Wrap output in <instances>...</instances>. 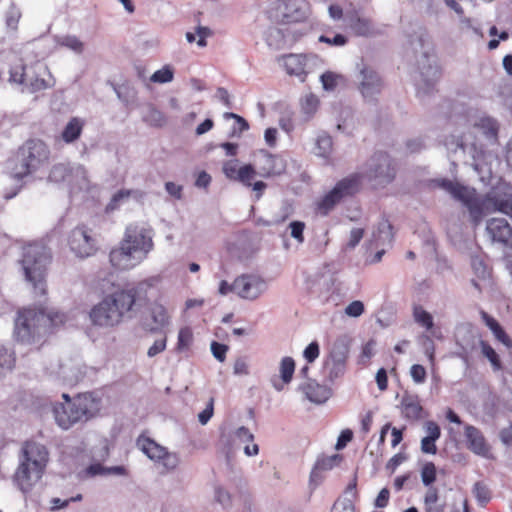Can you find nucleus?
Wrapping results in <instances>:
<instances>
[{"label":"nucleus","mask_w":512,"mask_h":512,"mask_svg":"<svg viewBox=\"0 0 512 512\" xmlns=\"http://www.w3.org/2000/svg\"><path fill=\"white\" fill-rule=\"evenodd\" d=\"M480 316L485 325L492 331L494 337L504 344L507 348L512 347V339L507 335L502 326L498 323V321L490 316L484 310L480 311Z\"/></svg>","instance_id":"393cba45"},{"label":"nucleus","mask_w":512,"mask_h":512,"mask_svg":"<svg viewBox=\"0 0 512 512\" xmlns=\"http://www.w3.org/2000/svg\"><path fill=\"white\" fill-rule=\"evenodd\" d=\"M425 430L428 435L421 440V451L425 454L434 455L437 453L436 441L441 436V429L436 422L427 421L425 423Z\"/></svg>","instance_id":"4be33fe9"},{"label":"nucleus","mask_w":512,"mask_h":512,"mask_svg":"<svg viewBox=\"0 0 512 512\" xmlns=\"http://www.w3.org/2000/svg\"><path fill=\"white\" fill-rule=\"evenodd\" d=\"M437 470L433 462H426L421 469V480L425 486H430L436 481Z\"/></svg>","instance_id":"ea45409f"},{"label":"nucleus","mask_w":512,"mask_h":512,"mask_svg":"<svg viewBox=\"0 0 512 512\" xmlns=\"http://www.w3.org/2000/svg\"><path fill=\"white\" fill-rule=\"evenodd\" d=\"M236 438L241 442L245 443L244 452L247 456L257 455L259 452V448L257 444L249 445V442H253L254 436L246 427H240L235 432Z\"/></svg>","instance_id":"c756f323"},{"label":"nucleus","mask_w":512,"mask_h":512,"mask_svg":"<svg viewBox=\"0 0 512 512\" xmlns=\"http://www.w3.org/2000/svg\"><path fill=\"white\" fill-rule=\"evenodd\" d=\"M349 28L357 36H371L374 34L373 24L370 19L352 16L348 21Z\"/></svg>","instance_id":"bb28decb"},{"label":"nucleus","mask_w":512,"mask_h":512,"mask_svg":"<svg viewBox=\"0 0 512 512\" xmlns=\"http://www.w3.org/2000/svg\"><path fill=\"white\" fill-rule=\"evenodd\" d=\"M210 183L211 176L205 171L200 172L195 181V185L199 188H207L210 185Z\"/></svg>","instance_id":"774afa93"},{"label":"nucleus","mask_w":512,"mask_h":512,"mask_svg":"<svg viewBox=\"0 0 512 512\" xmlns=\"http://www.w3.org/2000/svg\"><path fill=\"white\" fill-rule=\"evenodd\" d=\"M402 416L408 421H418L424 417L425 411L418 395L404 393L400 401Z\"/></svg>","instance_id":"aec40b11"},{"label":"nucleus","mask_w":512,"mask_h":512,"mask_svg":"<svg viewBox=\"0 0 512 512\" xmlns=\"http://www.w3.org/2000/svg\"><path fill=\"white\" fill-rule=\"evenodd\" d=\"M25 88L29 93H37L44 91L54 85L50 80H46L39 74H36L34 78L26 79Z\"/></svg>","instance_id":"473e14b6"},{"label":"nucleus","mask_w":512,"mask_h":512,"mask_svg":"<svg viewBox=\"0 0 512 512\" xmlns=\"http://www.w3.org/2000/svg\"><path fill=\"white\" fill-rule=\"evenodd\" d=\"M406 455L403 453H398L394 455L387 463V468L394 471L399 465H401L406 460Z\"/></svg>","instance_id":"338daca9"},{"label":"nucleus","mask_w":512,"mask_h":512,"mask_svg":"<svg viewBox=\"0 0 512 512\" xmlns=\"http://www.w3.org/2000/svg\"><path fill=\"white\" fill-rule=\"evenodd\" d=\"M480 348L483 356L490 361L493 369L495 371L501 370L502 363L494 348L487 341H481Z\"/></svg>","instance_id":"f704fd0d"},{"label":"nucleus","mask_w":512,"mask_h":512,"mask_svg":"<svg viewBox=\"0 0 512 512\" xmlns=\"http://www.w3.org/2000/svg\"><path fill=\"white\" fill-rule=\"evenodd\" d=\"M174 72L170 66H164L152 74L150 80L154 83H167L173 80Z\"/></svg>","instance_id":"79ce46f5"},{"label":"nucleus","mask_w":512,"mask_h":512,"mask_svg":"<svg viewBox=\"0 0 512 512\" xmlns=\"http://www.w3.org/2000/svg\"><path fill=\"white\" fill-rule=\"evenodd\" d=\"M223 173L228 179L238 181L250 187L252 180L258 174V170L251 164L238 167V160H229L223 164Z\"/></svg>","instance_id":"f3484780"},{"label":"nucleus","mask_w":512,"mask_h":512,"mask_svg":"<svg viewBox=\"0 0 512 512\" xmlns=\"http://www.w3.org/2000/svg\"><path fill=\"white\" fill-rule=\"evenodd\" d=\"M366 174L369 180L385 186L395 179V163L387 153H375L368 161Z\"/></svg>","instance_id":"1a4fd4ad"},{"label":"nucleus","mask_w":512,"mask_h":512,"mask_svg":"<svg viewBox=\"0 0 512 512\" xmlns=\"http://www.w3.org/2000/svg\"><path fill=\"white\" fill-rule=\"evenodd\" d=\"M391 430V446L395 448L397 445H399L403 440V432L405 430V427L399 429L396 427H393Z\"/></svg>","instance_id":"0e129e2a"},{"label":"nucleus","mask_w":512,"mask_h":512,"mask_svg":"<svg viewBox=\"0 0 512 512\" xmlns=\"http://www.w3.org/2000/svg\"><path fill=\"white\" fill-rule=\"evenodd\" d=\"M321 80L325 89H334L336 86V76L331 72L324 73Z\"/></svg>","instance_id":"69168bd1"},{"label":"nucleus","mask_w":512,"mask_h":512,"mask_svg":"<svg viewBox=\"0 0 512 512\" xmlns=\"http://www.w3.org/2000/svg\"><path fill=\"white\" fill-rule=\"evenodd\" d=\"M70 250L79 258L93 256L97 250V239L86 224L77 225L68 236Z\"/></svg>","instance_id":"6e6552de"},{"label":"nucleus","mask_w":512,"mask_h":512,"mask_svg":"<svg viewBox=\"0 0 512 512\" xmlns=\"http://www.w3.org/2000/svg\"><path fill=\"white\" fill-rule=\"evenodd\" d=\"M50 150L40 139H28L8 159L7 164L11 174L22 179L39 169L49 160Z\"/></svg>","instance_id":"39448f33"},{"label":"nucleus","mask_w":512,"mask_h":512,"mask_svg":"<svg viewBox=\"0 0 512 512\" xmlns=\"http://www.w3.org/2000/svg\"><path fill=\"white\" fill-rule=\"evenodd\" d=\"M265 282L255 275H241L234 280V292L241 298L254 300L265 290Z\"/></svg>","instance_id":"ddd939ff"},{"label":"nucleus","mask_w":512,"mask_h":512,"mask_svg":"<svg viewBox=\"0 0 512 512\" xmlns=\"http://www.w3.org/2000/svg\"><path fill=\"white\" fill-rule=\"evenodd\" d=\"M353 438V432L349 429L343 430L338 437L336 448L342 449L346 446L348 442H350Z\"/></svg>","instance_id":"e2e57ef3"},{"label":"nucleus","mask_w":512,"mask_h":512,"mask_svg":"<svg viewBox=\"0 0 512 512\" xmlns=\"http://www.w3.org/2000/svg\"><path fill=\"white\" fill-rule=\"evenodd\" d=\"M361 179V174L354 173L337 182L334 188L317 202V212L323 216L328 215L342 198L352 196L359 191Z\"/></svg>","instance_id":"0eeeda50"},{"label":"nucleus","mask_w":512,"mask_h":512,"mask_svg":"<svg viewBox=\"0 0 512 512\" xmlns=\"http://www.w3.org/2000/svg\"><path fill=\"white\" fill-rule=\"evenodd\" d=\"M15 365V356L12 351L3 345H0V375L13 369Z\"/></svg>","instance_id":"c9c22d12"},{"label":"nucleus","mask_w":512,"mask_h":512,"mask_svg":"<svg viewBox=\"0 0 512 512\" xmlns=\"http://www.w3.org/2000/svg\"><path fill=\"white\" fill-rule=\"evenodd\" d=\"M85 122L79 117H72L61 133V139L67 143H73L78 140L82 134Z\"/></svg>","instance_id":"a878e982"},{"label":"nucleus","mask_w":512,"mask_h":512,"mask_svg":"<svg viewBox=\"0 0 512 512\" xmlns=\"http://www.w3.org/2000/svg\"><path fill=\"white\" fill-rule=\"evenodd\" d=\"M364 236V230L362 228H354L350 232V238L348 242V246L354 248L359 244L361 239Z\"/></svg>","instance_id":"052dcab7"},{"label":"nucleus","mask_w":512,"mask_h":512,"mask_svg":"<svg viewBox=\"0 0 512 512\" xmlns=\"http://www.w3.org/2000/svg\"><path fill=\"white\" fill-rule=\"evenodd\" d=\"M331 512H355V507L350 501L337 500L333 504Z\"/></svg>","instance_id":"6e6d98bb"},{"label":"nucleus","mask_w":512,"mask_h":512,"mask_svg":"<svg viewBox=\"0 0 512 512\" xmlns=\"http://www.w3.org/2000/svg\"><path fill=\"white\" fill-rule=\"evenodd\" d=\"M50 251L40 243H33L23 248L21 265L27 281L40 295L46 294V274L51 262Z\"/></svg>","instance_id":"423d86ee"},{"label":"nucleus","mask_w":512,"mask_h":512,"mask_svg":"<svg viewBox=\"0 0 512 512\" xmlns=\"http://www.w3.org/2000/svg\"><path fill=\"white\" fill-rule=\"evenodd\" d=\"M410 375L415 383L421 384L425 382L427 372L424 366L420 364H414L410 368Z\"/></svg>","instance_id":"de8ad7c7"},{"label":"nucleus","mask_w":512,"mask_h":512,"mask_svg":"<svg viewBox=\"0 0 512 512\" xmlns=\"http://www.w3.org/2000/svg\"><path fill=\"white\" fill-rule=\"evenodd\" d=\"M109 257L112 266L119 270L134 268L143 261L141 257L136 255L130 248L123 245V242H120L118 248L111 250Z\"/></svg>","instance_id":"6ab92c4d"},{"label":"nucleus","mask_w":512,"mask_h":512,"mask_svg":"<svg viewBox=\"0 0 512 512\" xmlns=\"http://www.w3.org/2000/svg\"><path fill=\"white\" fill-rule=\"evenodd\" d=\"M474 126L480 129L483 134L494 142L498 140L499 125L497 121L491 117L480 118Z\"/></svg>","instance_id":"c85d7f7f"},{"label":"nucleus","mask_w":512,"mask_h":512,"mask_svg":"<svg viewBox=\"0 0 512 512\" xmlns=\"http://www.w3.org/2000/svg\"><path fill=\"white\" fill-rule=\"evenodd\" d=\"M472 492L481 507H486L492 499V492L483 481L475 482Z\"/></svg>","instance_id":"2f4dec72"},{"label":"nucleus","mask_w":512,"mask_h":512,"mask_svg":"<svg viewBox=\"0 0 512 512\" xmlns=\"http://www.w3.org/2000/svg\"><path fill=\"white\" fill-rule=\"evenodd\" d=\"M193 331L189 326L182 327L178 333L176 349L180 352L187 351L193 344Z\"/></svg>","instance_id":"72a5a7b5"},{"label":"nucleus","mask_w":512,"mask_h":512,"mask_svg":"<svg viewBox=\"0 0 512 512\" xmlns=\"http://www.w3.org/2000/svg\"><path fill=\"white\" fill-rule=\"evenodd\" d=\"M413 316L415 321L427 330H430L434 325L431 314L419 305L414 307Z\"/></svg>","instance_id":"4c0bfd02"},{"label":"nucleus","mask_w":512,"mask_h":512,"mask_svg":"<svg viewBox=\"0 0 512 512\" xmlns=\"http://www.w3.org/2000/svg\"><path fill=\"white\" fill-rule=\"evenodd\" d=\"M62 398L65 402L56 403L53 413L58 426L65 430L76 424L86 423L101 409V400L91 392L80 393L74 397L63 393Z\"/></svg>","instance_id":"7ed1b4c3"},{"label":"nucleus","mask_w":512,"mask_h":512,"mask_svg":"<svg viewBox=\"0 0 512 512\" xmlns=\"http://www.w3.org/2000/svg\"><path fill=\"white\" fill-rule=\"evenodd\" d=\"M376 383L380 391H385L388 388V376L385 368H380L376 373Z\"/></svg>","instance_id":"4d7b16f0"},{"label":"nucleus","mask_w":512,"mask_h":512,"mask_svg":"<svg viewBox=\"0 0 512 512\" xmlns=\"http://www.w3.org/2000/svg\"><path fill=\"white\" fill-rule=\"evenodd\" d=\"M196 33L198 35V46L205 47L207 45L206 38L212 35V31L208 27L198 26Z\"/></svg>","instance_id":"bf43d9fd"},{"label":"nucleus","mask_w":512,"mask_h":512,"mask_svg":"<svg viewBox=\"0 0 512 512\" xmlns=\"http://www.w3.org/2000/svg\"><path fill=\"white\" fill-rule=\"evenodd\" d=\"M228 351V346L216 341L211 343V352L213 356L220 362H224L226 359V354Z\"/></svg>","instance_id":"09e8293b"},{"label":"nucleus","mask_w":512,"mask_h":512,"mask_svg":"<svg viewBox=\"0 0 512 512\" xmlns=\"http://www.w3.org/2000/svg\"><path fill=\"white\" fill-rule=\"evenodd\" d=\"M137 298L135 288L122 289L107 295L90 311V319L94 325L113 327L118 325L124 315L132 310Z\"/></svg>","instance_id":"20e7f679"},{"label":"nucleus","mask_w":512,"mask_h":512,"mask_svg":"<svg viewBox=\"0 0 512 512\" xmlns=\"http://www.w3.org/2000/svg\"><path fill=\"white\" fill-rule=\"evenodd\" d=\"M61 45L75 52H82L83 43L76 36H66L62 39Z\"/></svg>","instance_id":"8fccbe9b"},{"label":"nucleus","mask_w":512,"mask_h":512,"mask_svg":"<svg viewBox=\"0 0 512 512\" xmlns=\"http://www.w3.org/2000/svg\"><path fill=\"white\" fill-rule=\"evenodd\" d=\"M341 458L339 455H332L322 457L317 460L315 469L317 470H330L340 462Z\"/></svg>","instance_id":"c03bdc74"},{"label":"nucleus","mask_w":512,"mask_h":512,"mask_svg":"<svg viewBox=\"0 0 512 512\" xmlns=\"http://www.w3.org/2000/svg\"><path fill=\"white\" fill-rule=\"evenodd\" d=\"M390 498V492L387 488L381 489L378 496L375 499V506L378 508H384L388 505Z\"/></svg>","instance_id":"680f3d73"},{"label":"nucleus","mask_w":512,"mask_h":512,"mask_svg":"<svg viewBox=\"0 0 512 512\" xmlns=\"http://www.w3.org/2000/svg\"><path fill=\"white\" fill-rule=\"evenodd\" d=\"M421 74L424 77V81L427 86H430L440 79L441 69L438 65H429L427 68L422 70Z\"/></svg>","instance_id":"37998d69"},{"label":"nucleus","mask_w":512,"mask_h":512,"mask_svg":"<svg viewBox=\"0 0 512 512\" xmlns=\"http://www.w3.org/2000/svg\"><path fill=\"white\" fill-rule=\"evenodd\" d=\"M290 234L298 243L304 242L305 223L302 221H292L289 224Z\"/></svg>","instance_id":"a18cd8bd"},{"label":"nucleus","mask_w":512,"mask_h":512,"mask_svg":"<svg viewBox=\"0 0 512 512\" xmlns=\"http://www.w3.org/2000/svg\"><path fill=\"white\" fill-rule=\"evenodd\" d=\"M295 371V361L291 357H284L280 363V376L283 383L288 384L292 380Z\"/></svg>","instance_id":"e433bc0d"},{"label":"nucleus","mask_w":512,"mask_h":512,"mask_svg":"<svg viewBox=\"0 0 512 512\" xmlns=\"http://www.w3.org/2000/svg\"><path fill=\"white\" fill-rule=\"evenodd\" d=\"M258 175L263 178L281 175L286 170L285 160L279 155H273L265 150L259 152L257 162Z\"/></svg>","instance_id":"2eb2a0df"},{"label":"nucleus","mask_w":512,"mask_h":512,"mask_svg":"<svg viewBox=\"0 0 512 512\" xmlns=\"http://www.w3.org/2000/svg\"><path fill=\"white\" fill-rule=\"evenodd\" d=\"M137 446L151 460L161 462L167 469H174L177 466L178 459L175 454L169 453L166 448L156 443L149 437L141 435L137 439Z\"/></svg>","instance_id":"9b49d317"},{"label":"nucleus","mask_w":512,"mask_h":512,"mask_svg":"<svg viewBox=\"0 0 512 512\" xmlns=\"http://www.w3.org/2000/svg\"><path fill=\"white\" fill-rule=\"evenodd\" d=\"M81 500H82V495L81 494H77L76 496H72L71 498L66 499V500H61L60 498H53L52 501H51L52 509L64 508L70 502L81 501Z\"/></svg>","instance_id":"13d9d810"},{"label":"nucleus","mask_w":512,"mask_h":512,"mask_svg":"<svg viewBox=\"0 0 512 512\" xmlns=\"http://www.w3.org/2000/svg\"><path fill=\"white\" fill-rule=\"evenodd\" d=\"M149 314L153 322V326L150 328L151 332L160 331L170 323V316L167 308L157 301L151 304Z\"/></svg>","instance_id":"5701e85b"},{"label":"nucleus","mask_w":512,"mask_h":512,"mask_svg":"<svg viewBox=\"0 0 512 512\" xmlns=\"http://www.w3.org/2000/svg\"><path fill=\"white\" fill-rule=\"evenodd\" d=\"M446 504L440 502L439 493L437 488L430 487L424 496V510L425 512H444Z\"/></svg>","instance_id":"cd10ccee"},{"label":"nucleus","mask_w":512,"mask_h":512,"mask_svg":"<svg viewBox=\"0 0 512 512\" xmlns=\"http://www.w3.org/2000/svg\"><path fill=\"white\" fill-rule=\"evenodd\" d=\"M48 462L49 451L45 445L32 439L23 442L19 464L13 475V481L22 493L31 492L41 481Z\"/></svg>","instance_id":"f257e3e1"},{"label":"nucleus","mask_w":512,"mask_h":512,"mask_svg":"<svg viewBox=\"0 0 512 512\" xmlns=\"http://www.w3.org/2000/svg\"><path fill=\"white\" fill-rule=\"evenodd\" d=\"M224 118L225 119H234L235 122H236V127H234V130L238 131V132H243V131H246L249 129V124L248 122L241 116L235 114V113H232V112H226L224 113Z\"/></svg>","instance_id":"864d4df0"},{"label":"nucleus","mask_w":512,"mask_h":512,"mask_svg":"<svg viewBox=\"0 0 512 512\" xmlns=\"http://www.w3.org/2000/svg\"><path fill=\"white\" fill-rule=\"evenodd\" d=\"M121 242L140 256L142 260L147 258L154 246L151 229L138 224H131L126 228Z\"/></svg>","instance_id":"9d476101"},{"label":"nucleus","mask_w":512,"mask_h":512,"mask_svg":"<svg viewBox=\"0 0 512 512\" xmlns=\"http://www.w3.org/2000/svg\"><path fill=\"white\" fill-rule=\"evenodd\" d=\"M20 18L21 11L19 10V8L16 7L15 5H11L5 16L7 27L13 31H16L18 29Z\"/></svg>","instance_id":"a19ab883"},{"label":"nucleus","mask_w":512,"mask_h":512,"mask_svg":"<svg viewBox=\"0 0 512 512\" xmlns=\"http://www.w3.org/2000/svg\"><path fill=\"white\" fill-rule=\"evenodd\" d=\"M167 338L157 339L153 345L148 349V356L154 357L166 349Z\"/></svg>","instance_id":"5fc2aeb1"},{"label":"nucleus","mask_w":512,"mask_h":512,"mask_svg":"<svg viewBox=\"0 0 512 512\" xmlns=\"http://www.w3.org/2000/svg\"><path fill=\"white\" fill-rule=\"evenodd\" d=\"M364 310V304L359 300H355L348 304L345 308V313L350 317H359L364 313Z\"/></svg>","instance_id":"603ef678"},{"label":"nucleus","mask_w":512,"mask_h":512,"mask_svg":"<svg viewBox=\"0 0 512 512\" xmlns=\"http://www.w3.org/2000/svg\"><path fill=\"white\" fill-rule=\"evenodd\" d=\"M304 0H279L274 7V17L281 24L300 22L306 17Z\"/></svg>","instance_id":"f8f14e48"},{"label":"nucleus","mask_w":512,"mask_h":512,"mask_svg":"<svg viewBox=\"0 0 512 512\" xmlns=\"http://www.w3.org/2000/svg\"><path fill=\"white\" fill-rule=\"evenodd\" d=\"M283 66L287 74L290 76H296L304 81L307 72V58L302 54H288L281 57Z\"/></svg>","instance_id":"412c9836"},{"label":"nucleus","mask_w":512,"mask_h":512,"mask_svg":"<svg viewBox=\"0 0 512 512\" xmlns=\"http://www.w3.org/2000/svg\"><path fill=\"white\" fill-rule=\"evenodd\" d=\"M66 315L44 308H23L15 320V334L18 341L32 343L35 338L51 334L66 322Z\"/></svg>","instance_id":"f03ea898"},{"label":"nucleus","mask_w":512,"mask_h":512,"mask_svg":"<svg viewBox=\"0 0 512 512\" xmlns=\"http://www.w3.org/2000/svg\"><path fill=\"white\" fill-rule=\"evenodd\" d=\"M359 90L364 98L372 99L380 94L383 82L378 73L370 67L364 66L361 71Z\"/></svg>","instance_id":"a211bd4d"},{"label":"nucleus","mask_w":512,"mask_h":512,"mask_svg":"<svg viewBox=\"0 0 512 512\" xmlns=\"http://www.w3.org/2000/svg\"><path fill=\"white\" fill-rule=\"evenodd\" d=\"M486 233L492 242L512 246V226L502 217H492L486 222Z\"/></svg>","instance_id":"4468645a"},{"label":"nucleus","mask_w":512,"mask_h":512,"mask_svg":"<svg viewBox=\"0 0 512 512\" xmlns=\"http://www.w3.org/2000/svg\"><path fill=\"white\" fill-rule=\"evenodd\" d=\"M464 435L466 438V446L471 452L483 458H493L491 446L480 429L473 425H466Z\"/></svg>","instance_id":"dca6fc26"},{"label":"nucleus","mask_w":512,"mask_h":512,"mask_svg":"<svg viewBox=\"0 0 512 512\" xmlns=\"http://www.w3.org/2000/svg\"><path fill=\"white\" fill-rule=\"evenodd\" d=\"M303 391L312 402L322 403L327 399V389L317 383H307Z\"/></svg>","instance_id":"7c9ffc66"},{"label":"nucleus","mask_w":512,"mask_h":512,"mask_svg":"<svg viewBox=\"0 0 512 512\" xmlns=\"http://www.w3.org/2000/svg\"><path fill=\"white\" fill-rule=\"evenodd\" d=\"M318 106L319 100L313 94H308L301 100V110L308 118L314 115Z\"/></svg>","instance_id":"58836bf2"},{"label":"nucleus","mask_w":512,"mask_h":512,"mask_svg":"<svg viewBox=\"0 0 512 512\" xmlns=\"http://www.w3.org/2000/svg\"><path fill=\"white\" fill-rule=\"evenodd\" d=\"M320 354V348L317 341L311 342L304 350L303 357L308 363H313Z\"/></svg>","instance_id":"49530a36"},{"label":"nucleus","mask_w":512,"mask_h":512,"mask_svg":"<svg viewBox=\"0 0 512 512\" xmlns=\"http://www.w3.org/2000/svg\"><path fill=\"white\" fill-rule=\"evenodd\" d=\"M318 40L321 43H326L331 46H344L348 42V39L342 34H336L332 38L326 35H321Z\"/></svg>","instance_id":"3c124183"},{"label":"nucleus","mask_w":512,"mask_h":512,"mask_svg":"<svg viewBox=\"0 0 512 512\" xmlns=\"http://www.w3.org/2000/svg\"><path fill=\"white\" fill-rule=\"evenodd\" d=\"M7 70L9 73L8 81L10 83L24 84L26 82V66L21 57L17 55L12 56L7 63Z\"/></svg>","instance_id":"b1692460"}]
</instances>
